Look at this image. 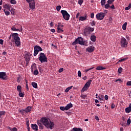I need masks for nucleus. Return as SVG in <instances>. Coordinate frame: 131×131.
Listing matches in <instances>:
<instances>
[{
	"instance_id": "obj_7",
	"label": "nucleus",
	"mask_w": 131,
	"mask_h": 131,
	"mask_svg": "<svg viewBox=\"0 0 131 131\" xmlns=\"http://www.w3.org/2000/svg\"><path fill=\"white\" fill-rule=\"evenodd\" d=\"M55 27L57 29L58 33H63L64 30H63L64 26L61 24V23H58V25H55Z\"/></svg>"
},
{
	"instance_id": "obj_18",
	"label": "nucleus",
	"mask_w": 131,
	"mask_h": 131,
	"mask_svg": "<svg viewBox=\"0 0 131 131\" xmlns=\"http://www.w3.org/2000/svg\"><path fill=\"white\" fill-rule=\"evenodd\" d=\"M120 124L122 126H126V120L124 117H122V120L121 121Z\"/></svg>"
},
{
	"instance_id": "obj_61",
	"label": "nucleus",
	"mask_w": 131,
	"mask_h": 131,
	"mask_svg": "<svg viewBox=\"0 0 131 131\" xmlns=\"http://www.w3.org/2000/svg\"><path fill=\"white\" fill-rule=\"evenodd\" d=\"M94 13H91V18H94Z\"/></svg>"
},
{
	"instance_id": "obj_50",
	"label": "nucleus",
	"mask_w": 131,
	"mask_h": 131,
	"mask_svg": "<svg viewBox=\"0 0 131 131\" xmlns=\"http://www.w3.org/2000/svg\"><path fill=\"white\" fill-rule=\"evenodd\" d=\"M59 108L60 110H61L62 111L66 110V107H64V106H61L59 107Z\"/></svg>"
},
{
	"instance_id": "obj_56",
	"label": "nucleus",
	"mask_w": 131,
	"mask_h": 131,
	"mask_svg": "<svg viewBox=\"0 0 131 131\" xmlns=\"http://www.w3.org/2000/svg\"><path fill=\"white\" fill-rule=\"evenodd\" d=\"M110 8L112 9V10H115V7L114 5H112L110 7Z\"/></svg>"
},
{
	"instance_id": "obj_34",
	"label": "nucleus",
	"mask_w": 131,
	"mask_h": 131,
	"mask_svg": "<svg viewBox=\"0 0 131 131\" xmlns=\"http://www.w3.org/2000/svg\"><path fill=\"white\" fill-rule=\"evenodd\" d=\"M72 88H73V86H69V87L67 88L66 89V90H65V92L66 93H68L69 91L72 89Z\"/></svg>"
},
{
	"instance_id": "obj_62",
	"label": "nucleus",
	"mask_w": 131,
	"mask_h": 131,
	"mask_svg": "<svg viewBox=\"0 0 131 131\" xmlns=\"http://www.w3.org/2000/svg\"><path fill=\"white\" fill-rule=\"evenodd\" d=\"M4 42V40L2 39H0V44L3 45Z\"/></svg>"
},
{
	"instance_id": "obj_38",
	"label": "nucleus",
	"mask_w": 131,
	"mask_h": 131,
	"mask_svg": "<svg viewBox=\"0 0 131 131\" xmlns=\"http://www.w3.org/2000/svg\"><path fill=\"white\" fill-rule=\"evenodd\" d=\"M4 11L6 15L8 16L10 14V12L9 11H7L6 9H4Z\"/></svg>"
},
{
	"instance_id": "obj_33",
	"label": "nucleus",
	"mask_w": 131,
	"mask_h": 131,
	"mask_svg": "<svg viewBox=\"0 0 131 131\" xmlns=\"http://www.w3.org/2000/svg\"><path fill=\"white\" fill-rule=\"evenodd\" d=\"M32 85L34 87V88L37 89L38 85L37 83L33 82L32 83Z\"/></svg>"
},
{
	"instance_id": "obj_1",
	"label": "nucleus",
	"mask_w": 131,
	"mask_h": 131,
	"mask_svg": "<svg viewBox=\"0 0 131 131\" xmlns=\"http://www.w3.org/2000/svg\"><path fill=\"white\" fill-rule=\"evenodd\" d=\"M37 124L41 130L43 129L44 126L46 128H50V129L52 130L53 129L55 125L54 122L51 121V120L46 117H41L40 120H38L37 121Z\"/></svg>"
},
{
	"instance_id": "obj_44",
	"label": "nucleus",
	"mask_w": 131,
	"mask_h": 131,
	"mask_svg": "<svg viewBox=\"0 0 131 131\" xmlns=\"http://www.w3.org/2000/svg\"><path fill=\"white\" fill-rule=\"evenodd\" d=\"M130 8H131V4H129L128 5V6H127V7L125 8V10H130Z\"/></svg>"
},
{
	"instance_id": "obj_54",
	"label": "nucleus",
	"mask_w": 131,
	"mask_h": 131,
	"mask_svg": "<svg viewBox=\"0 0 131 131\" xmlns=\"http://www.w3.org/2000/svg\"><path fill=\"white\" fill-rule=\"evenodd\" d=\"M130 123H131V120L130 119V118H129L127 120L128 125H130Z\"/></svg>"
},
{
	"instance_id": "obj_16",
	"label": "nucleus",
	"mask_w": 131,
	"mask_h": 131,
	"mask_svg": "<svg viewBox=\"0 0 131 131\" xmlns=\"http://www.w3.org/2000/svg\"><path fill=\"white\" fill-rule=\"evenodd\" d=\"M19 28H21V29H16L15 28V27H14V26H12V28H11V30L13 31H19V32H20L21 31H23V29L21 28V25H19Z\"/></svg>"
},
{
	"instance_id": "obj_35",
	"label": "nucleus",
	"mask_w": 131,
	"mask_h": 131,
	"mask_svg": "<svg viewBox=\"0 0 131 131\" xmlns=\"http://www.w3.org/2000/svg\"><path fill=\"white\" fill-rule=\"evenodd\" d=\"M6 114V112L5 111H1L0 112V118H2V116L3 115H5Z\"/></svg>"
},
{
	"instance_id": "obj_26",
	"label": "nucleus",
	"mask_w": 131,
	"mask_h": 131,
	"mask_svg": "<svg viewBox=\"0 0 131 131\" xmlns=\"http://www.w3.org/2000/svg\"><path fill=\"white\" fill-rule=\"evenodd\" d=\"M96 98H98L99 101H102L104 99V95H101L98 96V97H96Z\"/></svg>"
},
{
	"instance_id": "obj_14",
	"label": "nucleus",
	"mask_w": 131,
	"mask_h": 131,
	"mask_svg": "<svg viewBox=\"0 0 131 131\" xmlns=\"http://www.w3.org/2000/svg\"><path fill=\"white\" fill-rule=\"evenodd\" d=\"M95 47L93 46H90L87 48L86 49V52L89 53H92L94 51Z\"/></svg>"
},
{
	"instance_id": "obj_59",
	"label": "nucleus",
	"mask_w": 131,
	"mask_h": 131,
	"mask_svg": "<svg viewBox=\"0 0 131 131\" xmlns=\"http://www.w3.org/2000/svg\"><path fill=\"white\" fill-rule=\"evenodd\" d=\"M107 12H108L107 10H104L103 14H105V16L106 15V14L107 13Z\"/></svg>"
},
{
	"instance_id": "obj_63",
	"label": "nucleus",
	"mask_w": 131,
	"mask_h": 131,
	"mask_svg": "<svg viewBox=\"0 0 131 131\" xmlns=\"http://www.w3.org/2000/svg\"><path fill=\"white\" fill-rule=\"evenodd\" d=\"M79 15H80V13H79V12H78V13H77L76 16V18H78V17L79 16Z\"/></svg>"
},
{
	"instance_id": "obj_60",
	"label": "nucleus",
	"mask_w": 131,
	"mask_h": 131,
	"mask_svg": "<svg viewBox=\"0 0 131 131\" xmlns=\"http://www.w3.org/2000/svg\"><path fill=\"white\" fill-rule=\"evenodd\" d=\"M63 68H61V69H59V70H58V72L59 73H61V72H62L63 71Z\"/></svg>"
},
{
	"instance_id": "obj_10",
	"label": "nucleus",
	"mask_w": 131,
	"mask_h": 131,
	"mask_svg": "<svg viewBox=\"0 0 131 131\" xmlns=\"http://www.w3.org/2000/svg\"><path fill=\"white\" fill-rule=\"evenodd\" d=\"M36 69V64H35V63H34V65L31 67V71H32V72H33V70H35L34 71V75L37 76V75H38L39 72L37 69Z\"/></svg>"
},
{
	"instance_id": "obj_15",
	"label": "nucleus",
	"mask_w": 131,
	"mask_h": 131,
	"mask_svg": "<svg viewBox=\"0 0 131 131\" xmlns=\"http://www.w3.org/2000/svg\"><path fill=\"white\" fill-rule=\"evenodd\" d=\"M29 6L30 9H31V10H34V9H35V2L34 1L31 3H29Z\"/></svg>"
},
{
	"instance_id": "obj_42",
	"label": "nucleus",
	"mask_w": 131,
	"mask_h": 131,
	"mask_svg": "<svg viewBox=\"0 0 131 131\" xmlns=\"http://www.w3.org/2000/svg\"><path fill=\"white\" fill-rule=\"evenodd\" d=\"M19 112L20 113H21V114L24 115L25 113V110H24V109L20 110L19 111Z\"/></svg>"
},
{
	"instance_id": "obj_55",
	"label": "nucleus",
	"mask_w": 131,
	"mask_h": 131,
	"mask_svg": "<svg viewBox=\"0 0 131 131\" xmlns=\"http://www.w3.org/2000/svg\"><path fill=\"white\" fill-rule=\"evenodd\" d=\"M87 96L86 95H81V98L83 99H85Z\"/></svg>"
},
{
	"instance_id": "obj_64",
	"label": "nucleus",
	"mask_w": 131,
	"mask_h": 131,
	"mask_svg": "<svg viewBox=\"0 0 131 131\" xmlns=\"http://www.w3.org/2000/svg\"><path fill=\"white\" fill-rule=\"evenodd\" d=\"M104 98H105V100H108V95H105V96L104 97Z\"/></svg>"
},
{
	"instance_id": "obj_12",
	"label": "nucleus",
	"mask_w": 131,
	"mask_h": 131,
	"mask_svg": "<svg viewBox=\"0 0 131 131\" xmlns=\"http://www.w3.org/2000/svg\"><path fill=\"white\" fill-rule=\"evenodd\" d=\"M6 73L4 72H1L0 73V78L3 79L4 80H7Z\"/></svg>"
},
{
	"instance_id": "obj_17",
	"label": "nucleus",
	"mask_w": 131,
	"mask_h": 131,
	"mask_svg": "<svg viewBox=\"0 0 131 131\" xmlns=\"http://www.w3.org/2000/svg\"><path fill=\"white\" fill-rule=\"evenodd\" d=\"M31 128L34 131H38V125L36 124H31Z\"/></svg>"
},
{
	"instance_id": "obj_4",
	"label": "nucleus",
	"mask_w": 131,
	"mask_h": 131,
	"mask_svg": "<svg viewBox=\"0 0 131 131\" xmlns=\"http://www.w3.org/2000/svg\"><path fill=\"white\" fill-rule=\"evenodd\" d=\"M62 15L63 19L66 20H69L70 18V15L68 13L67 10H62L60 12Z\"/></svg>"
},
{
	"instance_id": "obj_23",
	"label": "nucleus",
	"mask_w": 131,
	"mask_h": 131,
	"mask_svg": "<svg viewBox=\"0 0 131 131\" xmlns=\"http://www.w3.org/2000/svg\"><path fill=\"white\" fill-rule=\"evenodd\" d=\"M92 82V80H89L85 84V86L89 88L90 85L91 84Z\"/></svg>"
},
{
	"instance_id": "obj_30",
	"label": "nucleus",
	"mask_w": 131,
	"mask_h": 131,
	"mask_svg": "<svg viewBox=\"0 0 131 131\" xmlns=\"http://www.w3.org/2000/svg\"><path fill=\"white\" fill-rule=\"evenodd\" d=\"M127 59H128V57L121 59H120V60H119V61L117 62V63H122V62L124 61H126V60H127Z\"/></svg>"
},
{
	"instance_id": "obj_3",
	"label": "nucleus",
	"mask_w": 131,
	"mask_h": 131,
	"mask_svg": "<svg viewBox=\"0 0 131 131\" xmlns=\"http://www.w3.org/2000/svg\"><path fill=\"white\" fill-rule=\"evenodd\" d=\"M77 44H79L81 46L84 45V41H83V38L81 37H79L76 39L75 41L72 43L73 45H76Z\"/></svg>"
},
{
	"instance_id": "obj_9",
	"label": "nucleus",
	"mask_w": 131,
	"mask_h": 131,
	"mask_svg": "<svg viewBox=\"0 0 131 131\" xmlns=\"http://www.w3.org/2000/svg\"><path fill=\"white\" fill-rule=\"evenodd\" d=\"M96 16L98 20H103L105 17V13H103V12H100L97 13Z\"/></svg>"
},
{
	"instance_id": "obj_2",
	"label": "nucleus",
	"mask_w": 131,
	"mask_h": 131,
	"mask_svg": "<svg viewBox=\"0 0 131 131\" xmlns=\"http://www.w3.org/2000/svg\"><path fill=\"white\" fill-rule=\"evenodd\" d=\"M12 39L13 40L17 47H19L21 46L20 38L18 36V33H13L12 34Z\"/></svg>"
},
{
	"instance_id": "obj_49",
	"label": "nucleus",
	"mask_w": 131,
	"mask_h": 131,
	"mask_svg": "<svg viewBox=\"0 0 131 131\" xmlns=\"http://www.w3.org/2000/svg\"><path fill=\"white\" fill-rule=\"evenodd\" d=\"M110 8V5L108 3L105 5V9H108Z\"/></svg>"
},
{
	"instance_id": "obj_51",
	"label": "nucleus",
	"mask_w": 131,
	"mask_h": 131,
	"mask_svg": "<svg viewBox=\"0 0 131 131\" xmlns=\"http://www.w3.org/2000/svg\"><path fill=\"white\" fill-rule=\"evenodd\" d=\"M26 2L29 3V4L30 3H31L32 2H35V0H26Z\"/></svg>"
},
{
	"instance_id": "obj_25",
	"label": "nucleus",
	"mask_w": 131,
	"mask_h": 131,
	"mask_svg": "<svg viewBox=\"0 0 131 131\" xmlns=\"http://www.w3.org/2000/svg\"><path fill=\"white\" fill-rule=\"evenodd\" d=\"M32 110V107L31 106H28L26 109H25V111L26 113H28V112H30Z\"/></svg>"
},
{
	"instance_id": "obj_21",
	"label": "nucleus",
	"mask_w": 131,
	"mask_h": 131,
	"mask_svg": "<svg viewBox=\"0 0 131 131\" xmlns=\"http://www.w3.org/2000/svg\"><path fill=\"white\" fill-rule=\"evenodd\" d=\"M72 107H73V104L72 103H70L68 104L66 106V111L69 110V109H70V108H71Z\"/></svg>"
},
{
	"instance_id": "obj_37",
	"label": "nucleus",
	"mask_w": 131,
	"mask_h": 131,
	"mask_svg": "<svg viewBox=\"0 0 131 131\" xmlns=\"http://www.w3.org/2000/svg\"><path fill=\"white\" fill-rule=\"evenodd\" d=\"M25 95V93H22L21 91L19 92V97H24Z\"/></svg>"
},
{
	"instance_id": "obj_8",
	"label": "nucleus",
	"mask_w": 131,
	"mask_h": 131,
	"mask_svg": "<svg viewBox=\"0 0 131 131\" xmlns=\"http://www.w3.org/2000/svg\"><path fill=\"white\" fill-rule=\"evenodd\" d=\"M128 45V42L126 40V39L124 37H122L121 39V46L122 48H126L127 45Z\"/></svg>"
},
{
	"instance_id": "obj_43",
	"label": "nucleus",
	"mask_w": 131,
	"mask_h": 131,
	"mask_svg": "<svg viewBox=\"0 0 131 131\" xmlns=\"http://www.w3.org/2000/svg\"><path fill=\"white\" fill-rule=\"evenodd\" d=\"M94 67H92V68H91L90 69H85V70H84V72L87 73V72H88L89 71H90V70L94 69Z\"/></svg>"
},
{
	"instance_id": "obj_39",
	"label": "nucleus",
	"mask_w": 131,
	"mask_h": 131,
	"mask_svg": "<svg viewBox=\"0 0 131 131\" xmlns=\"http://www.w3.org/2000/svg\"><path fill=\"white\" fill-rule=\"evenodd\" d=\"M122 70H123V69H122V67L119 68V69H118V73L119 74H121L122 72Z\"/></svg>"
},
{
	"instance_id": "obj_40",
	"label": "nucleus",
	"mask_w": 131,
	"mask_h": 131,
	"mask_svg": "<svg viewBox=\"0 0 131 131\" xmlns=\"http://www.w3.org/2000/svg\"><path fill=\"white\" fill-rule=\"evenodd\" d=\"M10 3L13 5L17 4V2L15 0H10Z\"/></svg>"
},
{
	"instance_id": "obj_36",
	"label": "nucleus",
	"mask_w": 131,
	"mask_h": 131,
	"mask_svg": "<svg viewBox=\"0 0 131 131\" xmlns=\"http://www.w3.org/2000/svg\"><path fill=\"white\" fill-rule=\"evenodd\" d=\"M22 90L21 86L20 85H18L17 86V91H18V92H21Z\"/></svg>"
},
{
	"instance_id": "obj_45",
	"label": "nucleus",
	"mask_w": 131,
	"mask_h": 131,
	"mask_svg": "<svg viewBox=\"0 0 131 131\" xmlns=\"http://www.w3.org/2000/svg\"><path fill=\"white\" fill-rule=\"evenodd\" d=\"M10 12H11V14L13 15H14V14H15V9H13V8H12V9H11V10H10Z\"/></svg>"
},
{
	"instance_id": "obj_27",
	"label": "nucleus",
	"mask_w": 131,
	"mask_h": 131,
	"mask_svg": "<svg viewBox=\"0 0 131 131\" xmlns=\"http://www.w3.org/2000/svg\"><path fill=\"white\" fill-rule=\"evenodd\" d=\"M105 69H106V68L103 67L101 66H98L96 67V70H105Z\"/></svg>"
},
{
	"instance_id": "obj_11",
	"label": "nucleus",
	"mask_w": 131,
	"mask_h": 131,
	"mask_svg": "<svg viewBox=\"0 0 131 131\" xmlns=\"http://www.w3.org/2000/svg\"><path fill=\"white\" fill-rule=\"evenodd\" d=\"M94 31V29L93 28H90V27H88V28H86L84 29V33H90Z\"/></svg>"
},
{
	"instance_id": "obj_28",
	"label": "nucleus",
	"mask_w": 131,
	"mask_h": 131,
	"mask_svg": "<svg viewBox=\"0 0 131 131\" xmlns=\"http://www.w3.org/2000/svg\"><path fill=\"white\" fill-rule=\"evenodd\" d=\"M89 89L88 87L84 84V87L82 89L81 92L84 93V91H87Z\"/></svg>"
},
{
	"instance_id": "obj_6",
	"label": "nucleus",
	"mask_w": 131,
	"mask_h": 131,
	"mask_svg": "<svg viewBox=\"0 0 131 131\" xmlns=\"http://www.w3.org/2000/svg\"><path fill=\"white\" fill-rule=\"evenodd\" d=\"M43 51V49L41 47L38 46H35L34 47V56H36L38 55L39 52H41Z\"/></svg>"
},
{
	"instance_id": "obj_22",
	"label": "nucleus",
	"mask_w": 131,
	"mask_h": 131,
	"mask_svg": "<svg viewBox=\"0 0 131 131\" xmlns=\"http://www.w3.org/2000/svg\"><path fill=\"white\" fill-rule=\"evenodd\" d=\"M91 40L93 42H95V41H96V36H95L94 35H92L91 37Z\"/></svg>"
},
{
	"instance_id": "obj_58",
	"label": "nucleus",
	"mask_w": 131,
	"mask_h": 131,
	"mask_svg": "<svg viewBox=\"0 0 131 131\" xmlns=\"http://www.w3.org/2000/svg\"><path fill=\"white\" fill-rule=\"evenodd\" d=\"M115 107V104L114 103H112L111 105V108L112 109H114V108Z\"/></svg>"
},
{
	"instance_id": "obj_13",
	"label": "nucleus",
	"mask_w": 131,
	"mask_h": 131,
	"mask_svg": "<svg viewBox=\"0 0 131 131\" xmlns=\"http://www.w3.org/2000/svg\"><path fill=\"white\" fill-rule=\"evenodd\" d=\"M31 56H32L31 54H26L25 57V60L26 61L27 64H28L30 60V57Z\"/></svg>"
},
{
	"instance_id": "obj_5",
	"label": "nucleus",
	"mask_w": 131,
	"mask_h": 131,
	"mask_svg": "<svg viewBox=\"0 0 131 131\" xmlns=\"http://www.w3.org/2000/svg\"><path fill=\"white\" fill-rule=\"evenodd\" d=\"M39 60L41 63H45V62H47L48 59L46 55L43 53H41L39 54Z\"/></svg>"
},
{
	"instance_id": "obj_32",
	"label": "nucleus",
	"mask_w": 131,
	"mask_h": 131,
	"mask_svg": "<svg viewBox=\"0 0 131 131\" xmlns=\"http://www.w3.org/2000/svg\"><path fill=\"white\" fill-rule=\"evenodd\" d=\"M127 25V22H125L124 24L122 25V29L123 30H126Z\"/></svg>"
},
{
	"instance_id": "obj_29",
	"label": "nucleus",
	"mask_w": 131,
	"mask_h": 131,
	"mask_svg": "<svg viewBox=\"0 0 131 131\" xmlns=\"http://www.w3.org/2000/svg\"><path fill=\"white\" fill-rule=\"evenodd\" d=\"M4 8L10 11V9L11 8V4H5L4 5Z\"/></svg>"
},
{
	"instance_id": "obj_41",
	"label": "nucleus",
	"mask_w": 131,
	"mask_h": 131,
	"mask_svg": "<svg viewBox=\"0 0 131 131\" xmlns=\"http://www.w3.org/2000/svg\"><path fill=\"white\" fill-rule=\"evenodd\" d=\"M115 0H108L107 1V3L110 5V4H112L113 2H115Z\"/></svg>"
},
{
	"instance_id": "obj_52",
	"label": "nucleus",
	"mask_w": 131,
	"mask_h": 131,
	"mask_svg": "<svg viewBox=\"0 0 131 131\" xmlns=\"http://www.w3.org/2000/svg\"><path fill=\"white\" fill-rule=\"evenodd\" d=\"M82 76V74L81 73V71H78V76L79 77H81Z\"/></svg>"
},
{
	"instance_id": "obj_24",
	"label": "nucleus",
	"mask_w": 131,
	"mask_h": 131,
	"mask_svg": "<svg viewBox=\"0 0 131 131\" xmlns=\"http://www.w3.org/2000/svg\"><path fill=\"white\" fill-rule=\"evenodd\" d=\"M71 131H83L81 128L74 127L72 129Z\"/></svg>"
},
{
	"instance_id": "obj_31",
	"label": "nucleus",
	"mask_w": 131,
	"mask_h": 131,
	"mask_svg": "<svg viewBox=\"0 0 131 131\" xmlns=\"http://www.w3.org/2000/svg\"><path fill=\"white\" fill-rule=\"evenodd\" d=\"M8 129L11 131H18V129L16 127L11 128L10 127H9Z\"/></svg>"
},
{
	"instance_id": "obj_19",
	"label": "nucleus",
	"mask_w": 131,
	"mask_h": 131,
	"mask_svg": "<svg viewBox=\"0 0 131 131\" xmlns=\"http://www.w3.org/2000/svg\"><path fill=\"white\" fill-rule=\"evenodd\" d=\"M126 113H130L131 112V103H129L128 107L125 108V109Z\"/></svg>"
},
{
	"instance_id": "obj_46",
	"label": "nucleus",
	"mask_w": 131,
	"mask_h": 131,
	"mask_svg": "<svg viewBox=\"0 0 131 131\" xmlns=\"http://www.w3.org/2000/svg\"><path fill=\"white\" fill-rule=\"evenodd\" d=\"M106 3V0H101V5L103 6H104V5Z\"/></svg>"
},
{
	"instance_id": "obj_48",
	"label": "nucleus",
	"mask_w": 131,
	"mask_h": 131,
	"mask_svg": "<svg viewBox=\"0 0 131 131\" xmlns=\"http://www.w3.org/2000/svg\"><path fill=\"white\" fill-rule=\"evenodd\" d=\"M61 6L60 5H58L56 7V10L57 11H59L61 10Z\"/></svg>"
},
{
	"instance_id": "obj_57",
	"label": "nucleus",
	"mask_w": 131,
	"mask_h": 131,
	"mask_svg": "<svg viewBox=\"0 0 131 131\" xmlns=\"http://www.w3.org/2000/svg\"><path fill=\"white\" fill-rule=\"evenodd\" d=\"M126 85H127V86H131V81H128V82H127Z\"/></svg>"
},
{
	"instance_id": "obj_47",
	"label": "nucleus",
	"mask_w": 131,
	"mask_h": 131,
	"mask_svg": "<svg viewBox=\"0 0 131 131\" xmlns=\"http://www.w3.org/2000/svg\"><path fill=\"white\" fill-rule=\"evenodd\" d=\"M91 26L93 27V26H95L96 25V21H95L94 20L92 21V22L90 23Z\"/></svg>"
},
{
	"instance_id": "obj_53",
	"label": "nucleus",
	"mask_w": 131,
	"mask_h": 131,
	"mask_svg": "<svg viewBox=\"0 0 131 131\" xmlns=\"http://www.w3.org/2000/svg\"><path fill=\"white\" fill-rule=\"evenodd\" d=\"M83 2V0H79V1H78V3L79 5H81L82 4Z\"/></svg>"
},
{
	"instance_id": "obj_20",
	"label": "nucleus",
	"mask_w": 131,
	"mask_h": 131,
	"mask_svg": "<svg viewBox=\"0 0 131 131\" xmlns=\"http://www.w3.org/2000/svg\"><path fill=\"white\" fill-rule=\"evenodd\" d=\"M87 18H88L87 14H85L84 16L79 17V20L81 21H84L86 20Z\"/></svg>"
}]
</instances>
